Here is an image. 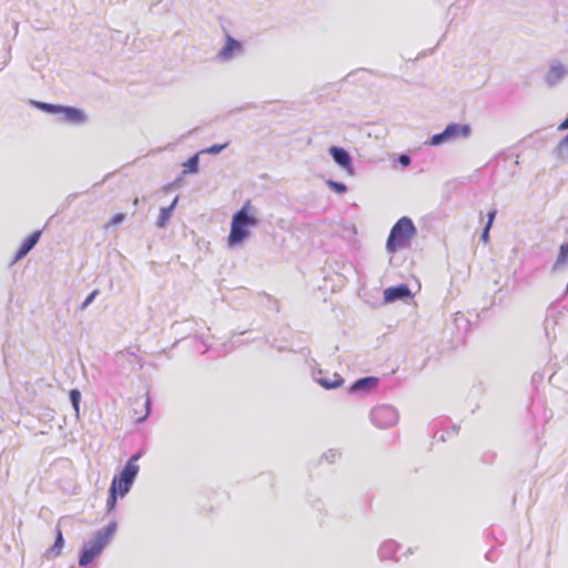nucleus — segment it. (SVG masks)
<instances>
[{"label":"nucleus","instance_id":"aec40b11","mask_svg":"<svg viewBox=\"0 0 568 568\" xmlns=\"http://www.w3.org/2000/svg\"><path fill=\"white\" fill-rule=\"evenodd\" d=\"M125 220V214L116 213L114 214L108 222L104 224V229L114 227L118 224L122 223Z\"/></svg>","mask_w":568,"mask_h":568},{"label":"nucleus","instance_id":"ddd939ff","mask_svg":"<svg viewBox=\"0 0 568 568\" xmlns=\"http://www.w3.org/2000/svg\"><path fill=\"white\" fill-rule=\"evenodd\" d=\"M240 50H241L240 42H237L236 40H234L231 37H227L226 43L223 47V49L221 50L220 55L223 59H230L232 57L233 52L240 51Z\"/></svg>","mask_w":568,"mask_h":568},{"label":"nucleus","instance_id":"4be33fe9","mask_svg":"<svg viewBox=\"0 0 568 568\" xmlns=\"http://www.w3.org/2000/svg\"><path fill=\"white\" fill-rule=\"evenodd\" d=\"M38 106L42 111H45L49 113H60V112H62V108H63L61 105H54V104H48V103H38Z\"/></svg>","mask_w":568,"mask_h":568},{"label":"nucleus","instance_id":"7ed1b4c3","mask_svg":"<svg viewBox=\"0 0 568 568\" xmlns=\"http://www.w3.org/2000/svg\"><path fill=\"white\" fill-rule=\"evenodd\" d=\"M416 233V229L409 217H400L392 227L386 241V250L389 253H396L405 248Z\"/></svg>","mask_w":568,"mask_h":568},{"label":"nucleus","instance_id":"c756f323","mask_svg":"<svg viewBox=\"0 0 568 568\" xmlns=\"http://www.w3.org/2000/svg\"><path fill=\"white\" fill-rule=\"evenodd\" d=\"M400 162L405 165H407L409 163V158L407 155H403L400 156Z\"/></svg>","mask_w":568,"mask_h":568},{"label":"nucleus","instance_id":"4468645a","mask_svg":"<svg viewBox=\"0 0 568 568\" xmlns=\"http://www.w3.org/2000/svg\"><path fill=\"white\" fill-rule=\"evenodd\" d=\"M318 384L323 386L324 388L331 389L339 387L343 384V378L334 374L332 377L323 376L317 379Z\"/></svg>","mask_w":568,"mask_h":568},{"label":"nucleus","instance_id":"20e7f679","mask_svg":"<svg viewBox=\"0 0 568 568\" xmlns=\"http://www.w3.org/2000/svg\"><path fill=\"white\" fill-rule=\"evenodd\" d=\"M114 525H109L104 527L103 529L95 532L92 541L87 544L81 551V555L79 557V565L80 566H87L90 562L97 558L103 548L106 546V544L110 541L113 532H114Z\"/></svg>","mask_w":568,"mask_h":568},{"label":"nucleus","instance_id":"7c9ffc66","mask_svg":"<svg viewBox=\"0 0 568 568\" xmlns=\"http://www.w3.org/2000/svg\"><path fill=\"white\" fill-rule=\"evenodd\" d=\"M566 292L568 293V284H567V287H566Z\"/></svg>","mask_w":568,"mask_h":568},{"label":"nucleus","instance_id":"f3484780","mask_svg":"<svg viewBox=\"0 0 568 568\" xmlns=\"http://www.w3.org/2000/svg\"><path fill=\"white\" fill-rule=\"evenodd\" d=\"M197 168H199V156L193 155L183 164V172L184 173H195L197 171Z\"/></svg>","mask_w":568,"mask_h":568},{"label":"nucleus","instance_id":"5701e85b","mask_svg":"<svg viewBox=\"0 0 568 568\" xmlns=\"http://www.w3.org/2000/svg\"><path fill=\"white\" fill-rule=\"evenodd\" d=\"M70 399L72 402V406H73L74 410L78 413L79 412L80 399H81L80 392L78 389H72L70 392Z\"/></svg>","mask_w":568,"mask_h":568},{"label":"nucleus","instance_id":"c85d7f7f","mask_svg":"<svg viewBox=\"0 0 568 568\" xmlns=\"http://www.w3.org/2000/svg\"><path fill=\"white\" fill-rule=\"evenodd\" d=\"M568 129V118L565 119L564 122L559 125V130H567Z\"/></svg>","mask_w":568,"mask_h":568},{"label":"nucleus","instance_id":"f257e3e1","mask_svg":"<svg viewBox=\"0 0 568 568\" xmlns=\"http://www.w3.org/2000/svg\"><path fill=\"white\" fill-rule=\"evenodd\" d=\"M140 458V454H135L132 456L128 463L125 464L124 468L120 473L119 476H114L112 479L110 489H109V497L106 500L108 510L111 511L114 509L116 504V495L119 494L121 497L126 495L129 490L131 489V486L138 476L139 473V465L136 464L138 459Z\"/></svg>","mask_w":568,"mask_h":568},{"label":"nucleus","instance_id":"bb28decb","mask_svg":"<svg viewBox=\"0 0 568 568\" xmlns=\"http://www.w3.org/2000/svg\"><path fill=\"white\" fill-rule=\"evenodd\" d=\"M97 295H98V291L97 290L91 292L90 295L83 302L81 308L84 310L95 298Z\"/></svg>","mask_w":568,"mask_h":568},{"label":"nucleus","instance_id":"b1692460","mask_svg":"<svg viewBox=\"0 0 568 568\" xmlns=\"http://www.w3.org/2000/svg\"><path fill=\"white\" fill-rule=\"evenodd\" d=\"M446 140H449V138L447 136L446 132L443 131L442 133L439 134H435L432 140H430V144L432 145H438L440 144L442 142L446 141Z\"/></svg>","mask_w":568,"mask_h":568},{"label":"nucleus","instance_id":"393cba45","mask_svg":"<svg viewBox=\"0 0 568 568\" xmlns=\"http://www.w3.org/2000/svg\"><path fill=\"white\" fill-rule=\"evenodd\" d=\"M229 142H225L223 144H214L210 148H207L206 150H204L203 152L205 153H210V154H217L220 153L223 149H225L227 146Z\"/></svg>","mask_w":568,"mask_h":568},{"label":"nucleus","instance_id":"2eb2a0df","mask_svg":"<svg viewBox=\"0 0 568 568\" xmlns=\"http://www.w3.org/2000/svg\"><path fill=\"white\" fill-rule=\"evenodd\" d=\"M176 202H178V197L172 202V204L169 207L161 209L160 216L158 220V225L160 227H163L166 224V222L170 220L171 212H172L173 207L175 206Z\"/></svg>","mask_w":568,"mask_h":568},{"label":"nucleus","instance_id":"423d86ee","mask_svg":"<svg viewBox=\"0 0 568 568\" xmlns=\"http://www.w3.org/2000/svg\"><path fill=\"white\" fill-rule=\"evenodd\" d=\"M410 296V290L406 284L387 287L384 291V302L393 303L398 300H404Z\"/></svg>","mask_w":568,"mask_h":568},{"label":"nucleus","instance_id":"1a4fd4ad","mask_svg":"<svg viewBox=\"0 0 568 568\" xmlns=\"http://www.w3.org/2000/svg\"><path fill=\"white\" fill-rule=\"evenodd\" d=\"M63 546H64L63 535H62L61 529L58 528L57 532H55V541L52 545V547H50L45 551L44 556L48 559H53V558L59 557L61 555V552H62Z\"/></svg>","mask_w":568,"mask_h":568},{"label":"nucleus","instance_id":"a211bd4d","mask_svg":"<svg viewBox=\"0 0 568 568\" xmlns=\"http://www.w3.org/2000/svg\"><path fill=\"white\" fill-rule=\"evenodd\" d=\"M564 74H565V70L562 67H560V65L552 67L549 70L548 81L556 82V81L560 80Z\"/></svg>","mask_w":568,"mask_h":568},{"label":"nucleus","instance_id":"f03ea898","mask_svg":"<svg viewBox=\"0 0 568 568\" xmlns=\"http://www.w3.org/2000/svg\"><path fill=\"white\" fill-rule=\"evenodd\" d=\"M251 205L246 203L232 219L227 243L235 246L244 242L250 236V229L256 226L257 219L250 214Z\"/></svg>","mask_w":568,"mask_h":568},{"label":"nucleus","instance_id":"f8f14e48","mask_svg":"<svg viewBox=\"0 0 568 568\" xmlns=\"http://www.w3.org/2000/svg\"><path fill=\"white\" fill-rule=\"evenodd\" d=\"M376 385H377V378L376 377H364V378H361L357 382H355L352 385L351 390L352 392L369 390V389L374 388Z\"/></svg>","mask_w":568,"mask_h":568},{"label":"nucleus","instance_id":"6ab92c4d","mask_svg":"<svg viewBox=\"0 0 568 568\" xmlns=\"http://www.w3.org/2000/svg\"><path fill=\"white\" fill-rule=\"evenodd\" d=\"M556 151L558 158H568V134L558 143Z\"/></svg>","mask_w":568,"mask_h":568},{"label":"nucleus","instance_id":"9b49d317","mask_svg":"<svg viewBox=\"0 0 568 568\" xmlns=\"http://www.w3.org/2000/svg\"><path fill=\"white\" fill-rule=\"evenodd\" d=\"M447 136L450 139H456L458 136H468L470 129L468 125L464 124H449L445 130Z\"/></svg>","mask_w":568,"mask_h":568},{"label":"nucleus","instance_id":"dca6fc26","mask_svg":"<svg viewBox=\"0 0 568 568\" xmlns=\"http://www.w3.org/2000/svg\"><path fill=\"white\" fill-rule=\"evenodd\" d=\"M496 214H497V211L496 210H491L489 213H488V221L486 223V226L481 233V241L483 242H488L489 240V231H490V227L494 223V220L496 217Z\"/></svg>","mask_w":568,"mask_h":568},{"label":"nucleus","instance_id":"a878e982","mask_svg":"<svg viewBox=\"0 0 568 568\" xmlns=\"http://www.w3.org/2000/svg\"><path fill=\"white\" fill-rule=\"evenodd\" d=\"M328 184H329L331 189H333L334 191H336L338 193H343L346 191V186L342 183L329 181Z\"/></svg>","mask_w":568,"mask_h":568},{"label":"nucleus","instance_id":"9d476101","mask_svg":"<svg viewBox=\"0 0 568 568\" xmlns=\"http://www.w3.org/2000/svg\"><path fill=\"white\" fill-rule=\"evenodd\" d=\"M61 113L63 114L64 120L71 123H81L85 119V115L81 110L72 106H63Z\"/></svg>","mask_w":568,"mask_h":568},{"label":"nucleus","instance_id":"39448f33","mask_svg":"<svg viewBox=\"0 0 568 568\" xmlns=\"http://www.w3.org/2000/svg\"><path fill=\"white\" fill-rule=\"evenodd\" d=\"M372 418L378 427H388L396 423L397 415L392 407L381 406L372 412Z\"/></svg>","mask_w":568,"mask_h":568},{"label":"nucleus","instance_id":"6e6552de","mask_svg":"<svg viewBox=\"0 0 568 568\" xmlns=\"http://www.w3.org/2000/svg\"><path fill=\"white\" fill-rule=\"evenodd\" d=\"M40 236L41 231H36L32 234H30L27 239H24L14 256V261H19L22 257H24L38 243Z\"/></svg>","mask_w":568,"mask_h":568},{"label":"nucleus","instance_id":"0eeeda50","mask_svg":"<svg viewBox=\"0 0 568 568\" xmlns=\"http://www.w3.org/2000/svg\"><path fill=\"white\" fill-rule=\"evenodd\" d=\"M329 153L339 166L345 169L348 173L353 172L351 156L344 149L332 146Z\"/></svg>","mask_w":568,"mask_h":568},{"label":"nucleus","instance_id":"cd10ccee","mask_svg":"<svg viewBox=\"0 0 568 568\" xmlns=\"http://www.w3.org/2000/svg\"><path fill=\"white\" fill-rule=\"evenodd\" d=\"M141 405L144 407V414H142L141 416L136 417V422H142L146 418L148 414H149V402L148 400H144L143 403H141Z\"/></svg>","mask_w":568,"mask_h":568},{"label":"nucleus","instance_id":"412c9836","mask_svg":"<svg viewBox=\"0 0 568 568\" xmlns=\"http://www.w3.org/2000/svg\"><path fill=\"white\" fill-rule=\"evenodd\" d=\"M568 260V242L562 244L557 256V264H565Z\"/></svg>","mask_w":568,"mask_h":568}]
</instances>
